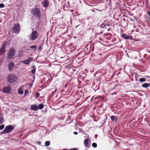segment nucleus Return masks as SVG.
I'll use <instances>...</instances> for the list:
<instances>
[{
  "instance_id": "obj_1",
  "label": "nucleus",
  "mask_w": 150,
  "mask_h": 150,
  "mask_svg": "<svg viewBox=\"0 0 150 150\" xmlns=\"http://www.w3.org/2000/svg\"><path fill=\"white\" fill-rule=\"evenodd\" d=\"M17 80L18 77L14 75H10L8 77V81L10 83H14Z\"/></svg>"
},
{
  "instance_id": "obj_2",
  "label": "nucleus",
  "mask_w": 150,
  "mask_h": 150,
  "mask_svg": "<svg viewBox=\"0 0 150 150\" xmlns=\"http://www.w3.org/2000/svg\"><path fill=\"white\" fill-rule=\"evenodd\" d=\"M31 13L33 15L38 18H39L40 16V9L37 8H35L33 9L31 11Z\"/></svg>"
},
{
  "instance_id": "obj_3",
  "label": "nucleus",
  "mask_w": 150,
  "mask_h": 150,
  "mask_svg": "<svg viewBox=\"0 0 150 150\" xmlns=\"http://www.w3.org/2000/svg\"><path fill=\"white\" fill-rule=\"evenodd\" d=\"M13 129L14 127L11 125H9L7 126L6 127L3 132H2V134H5L6 133H8Z\"/></svg>"
},
{
  "instance_id": "obj_4",
  "label": "nucleus",
  "mask_w": 150,
  "mask_h": 150,
  "mask_svg": "<svg viewBox=\"0 0 150 150\" xmlns=\"http://www.w3.org/2000/svg\"><path fill=\"white\" fill-rule=\"evenodd\" d=\"M15 53V50L14 49L11 48L9 50V52L8 54L7 57L8 59H11L14 55Z\"/></svg>"
},
{
  "instance_id": "obj_5",
  "label": "nucleus",
  "mask_w": 150,
  "mask_h": 150,
  "mask_svg": "<svg viewBox=\"0 0 150 150\" xmlns=\"http://www.w3.org/2000/svg\"><path fill=\"white\" fill-rule=\"evenodd\" d=\"M20 31L19 25L18 23L15 24L14 26L13 31L14 33H18Z\"/></svg>"
},
{
  "instance_id": "obj_6",
  "label": "nucleus",
  "mask_w": 150,
  "mask_h": 150,
  "mask_svg": "<svg viewBox=\"0 0 150 150\" xmlns=\"http://www.w3.org/2000/svg\"><path fill=\"white\" fill-rule=\"evenodd\" d=\"M6 42H4L1 47L0 50V55H2L4 54L5 52V47L7 45Z\"/></svg>"
},
{
  "instance_id": "obj_7",
  "label": "nucleus",
  "mask_w": 150,
  "mask_h": 150,
  "mask_svg": "<svg viewBox=\"0 0 150 150\" xmlns=\"http://www.w3.org/2000/svg\"><path fill=\"white\" fill-rule=\"evenodd\" d=\"M31 39L32 40H34L38 37L37 32L36 31H34L32 32L30 36Z\"/></svg>"
},
{
  "instance_id": "obj_8",
  "label": "nucleus",
  "mask_w": 150,
  "mask_h": 150,
  "mask_svg": "<svg viewBox=\"0 0 150 150\" xmlns=\"http://www.w3.org/2000/svg\"><path fill=\"white\" fill-rule=\"evenodd\" d=\"M33 59L32 57H30L28 59L26 60L22 61L20 62V64H21L23 63L25 64H28L30 62H31Z\"/></svg>"
},
{
  "instance_id": "obj_9",
  "label": "nucleus",
  "mask_w": 150,
  "mask_h": 150,
  "mask_svg": "<svg viewBox=\"0 0 150 150\" xmlns=\"http://www.w3.org/2000/svg\"><path fill=\"white\" fill-rule=\"evenodd\" d=\"M11 87L10 86L6 87L2 89V91L4 93H11Z\"/></svg>"
},
{
  "instance_id": "obj_10",
  "label": "nucleus",
  "mask_w": 150,
  "mask_h": 150,
  "mask_svg": "<svg viewBox=\"0 0 150 150\" xmlns=\"http://www.w3.org/2000/svg\"><path fill=\"white\" fill-rule=\"evenodd\" d=\"M49 5V3L48 0H44L43 2V6L44 7H46Z\"/></svg>"
},
{
  "instance_id": "obj_11",
  "label": "nucleus",
  "mask_w": 150,
  "mask_h": 150,
  "mask_svg": "<svg viewBox=\"0 0 150 150\" xmlns=\"http://www.w3.org/2000/svg\"><path fill=\"white\" fill-rule=\"evenodd\" d=\"M88 140L87 139H86L84 141V144L86 147H88Z\"/></svg>"
},
{
  "instance_id": "obj_12",
  "label": "nucleus",
  "mask_w": 150,
  "mask_h": 150,
  "mask_svg": "<svg viewBox=\"0 0 150 150\" xmlns=\"http://www.w3.org/2000/svg\"><path fill=\"white\" fill-rule=\"evenodd\" d=\"M31 108L34 110H36L38 109V107L35 105H32L31 107Z\"/></svg>"
},
{
  "instance_id": "obj_13",
  "label": "nucleus",
  "mask_w": 150,
  "mask_h": 150,
  "mask_svg": "<svg viewBox=\"0 0 150 150\" xmlns=\"http://www.w3.org/2000/svg\"><path fill=\"white\" fill-rule=\"evenodd\" d=\"M122 36L125 39H128L129 38V37L125 34H122Z\"/></svg>"
},
{
  "instance_id": "obj_14",
  "label": "nucleus",
  "mask_w": 150,
  "mask_h": 150,
  "mask_svg": "<svg viewBox=\"0 0 150 150\" xmlns=\"http://www.w3.org/2000/svg\"><path fill=\"white\" fill-rule=\"evenodd\" d=\"M149 86V84L147 83H145L142 85V86L143 87L146 88L148 87Z\"/></svg>"
},
{
  "instance_id": "obj_15",
  "label": "nucleus",
  "mask_w": 150,
  "mask_h": 150,
  "mask_svg": "<svg viewBox=\"0 0 150 150\" xmlns=\"http://www.w3.org/2000/svg\"><path fill=\"white\" fill-rule=\"evenodd\" d=\"M18 93L20 94H23V92L22 89L19 88L18 90Z\"/></svg>"
},
{
  "instance_id": "obj_16",
  "label": "nucleus",
  "mask_w": 150,
  "mask_h": 150,
  "mask_svg": "<svg viewBox=\"0 0 150 150\" xmlns=\"http://www.w3.org/2000/svg\"><path fill=\"white\" fill-rule=\"evenodd\" d=\"M111 118L112 121L115 120H117V118L115 116H112L111 117Z\"/></svg>"
},
{
  "instance_id": "obj_17",
  "label": "nucleus",
  "mask_w": 150,
  "mask_h": 150,
  "mask_svg": "<svg viewBox=\"0 0 150 150\" xmlns=\"http://www.w3.org/2000/svg\"><path fill=\"white\" fill-rule=\"evenodd\" d=\"M145 79L144 78H142L139 79V81L140 82H143L145 81Z\"/></svg>"
},
{
  "instance_id": "obj_18",
  "label": "nucleus",
  "mask_w": 150,
  "mask_h": 150,
  "mask_svg": "<svg viewBox=\"0 0 150 150\" xmlns=\"http://www.w3.org/2000/svg\"><path fill=\"white\" fill-rule=\"evenodd\" d=\"M39 108L40 109H42L44 107V105L43 104H40L38 106Z\"/></svg>"
},
{
  "instance_id": "obj_19",
  "label": "nucleus",
  "mask_w": 150,
  "mask_h": 150,
  "mask_svg": "<svg viewBox=\"0 0 150 150\" xmlns=\"http://www.w3.org/2000/svg\"><path fill=\"white\" fill-rule=\"evenodd\" d=\"M50 144V142L49 141H47L45 142V145L46 146H48Z\"/></svg>"
},
{
  "instance_id": "obj_20",
  "label": "nucleus",
  "mask_w": 150,
  "mask_h": 150,
  "mask_svg": "<svg viewBox=\"0 0 150 150\" xmlns=\"http://www.w3.org/2000/svg\"><path fill=\"white\" fill-rule=\"evenodd\" d=\"M100 27L102 28H103L105 27H106V25L104 23H102L100 25Z\"/></svg>"
},
{
  "instance_id": "obj_21",
  "label": "nucleus",
  "mask_w": 150,
  "mask_h": 150,
  "mask_svg": "<svg viewBox=\"0 0 150 150\" xmlns=\"http://www.w3.org/2000/svg\"><path fill=\"white\" fill-rule=\"evenodd\" d=\"M30 48L35 50L36 48V46L35 45H32L30 46Z\"/></svg>"
},
{
  "instance_id": "obj_22",
  "label": "nucleus",
  "mask_w": 150,
  "mask_h": 150,
  "mask_svg": "<svg viewBox=\"0 0 150 150\" xmlns=\"http://www.w3.org/2000/svg\"><path fill=\"white\" fill-rule=\"evenodd\" d=\"M5 6L3 4H0V8H3Z\"/></svg>"
},
{
  "instance_id": "obj_23",
  "label": "nucleus",
  "mask_w": 150,
  "mask_h": 150,
  "mask_svg": "<svg viewBox=\"0 0 150 150\" xmlns=\"http://www.w3.org/2000/svg\"><path fill=\"white\" fill-rule=\"evenodd\" d=\"M13 66H9L8 69L10 71H11L13 69Z\"/></svg>"
},
{
  "instance_id": "obj_24",
  "label": "nucleus",
  "mask_w": 150,
  "mask_h": 150,
  "mask_svg": "<svg viewBox=\"0 0 150 150\" xmlns=\"http://www.w3.org/2000/svg\"><path fill=\"white\" fill-rule=\"evenodd\" d=\"M92 145L94 147H96L97 146V144L96 143H93Z\"/></svg>"
},
{
  "instance_id": "obj_25",
  "label": "nucleus",
  "mask_w": 150,
  "mask_h": 150,
  "mask_svg": "<svg viewBox=\"0 0 150 150\" xmlns=\"http://www.w3.org/2000/svg\"><path fill=\"white\" fill-rule=\"evenodd\" d=\"M35 72V69L34 68L31 71L32 73L34 74Z\"/></svg>"
},
{
  "instance_id": "obj_26",
  "label": "nucleus",
  "mask_w": 150,
  "mask_h": 150,
  "mask_svg": "<svg viewBox=\"0 0 150 150\" xmlns=\"http://www.w3.org/2000/svg\"><path fill=\"white\" fill-rule=\"evenodd\" d=\"M4 125H1L0 126V130H1L2 129H4Z\"/></svg>"
},
{
  "instance_id": "obj_27",
  "label": "nucleus",
  "mask_w": 150,
  "mask_h": 150,
  "mask_svg": "<svg viewBox=\"0 0 150 150\" xmlns=\"http://www.w3.org/2000/svg\"><path fill=\"white\" fill-rule=\"evenodd\" d=\"M42 49V46L41 45H40L38 47V50H41V49Z\"/></svg>"
},
{
  "instance_id": "obj_28",
  "label": "nucleus",
  "mask_w": 150,
  "mask_h": 150,
  "mask_svg": "<svg viewBox=\"0 0 150 150\" xmlns=\"http://www.w3.org/2000/svg\"><path fill=\"white\" fill-rule=\"evenodd\" d=\"M14 64L12 62H11L9 64L8 66H14Z\"/></svg>"
},
{
  "instance_id": "obj_29",
  "label": "nucleus",
  "mask_w": 150,
  "mask_h": 150,
  "mask_svg": "<svg viewBox=\"0 0 150 150\" xmlns=\"http://www.w3.org/2000/svg\"><path fill=\"white\" fill-rule=\"evenodd\" d=\"M39 93L38 92H37L36 93V96L37 97H38L39 96Z\"/></svg>"
},
{
  "instance_id": "obj_30",
  "label": "nucleus",
  "mask_w": 150,
  "mask_h": 150,
  "mask_svg": "<svg viewBox=\"0 0 150 150\" xmlns=\"http://www.w3.org/2000/svg\"><path fill=\"white\" fill-rule=\"evenodd\" d=\"M28 93V91L27 90H26L25 91V94H26Z\"/></svg>"
},
{
  "instance_id": "obj_31",
  "label": "nucleus",
  "mask_w": 150,
  "mask_h": 150,
  "mask_svg": "<svg viewBox=\"0 0 150 150\" xmlns=\"http://www.w3.org/2000/svg\"><path fill=\"white\" fill-rule=\"evenodd\" d=\"M78 132H74V134L76 135H77L78 134Z\"/></svg>"
},
{
  "instance_id": "obj_32",
  "label": "nucleus",
  "mask_w": 150,
  "mask_h": 150,
  "mask_svg": "<svg viewBox=\"0 0 150 150\" xmlns=\"http://www.w3.org/2000/svg\"><path fill=\"white\" fill-rule=\"evenodd\" d=\"M147 13L150 16V12L149 11H148Z\"/></svg>"
},
{
  "instance_id": "obj_33",
  "label": "nucleus",
  "mask_w": 150,
  "mask_h": 150,
  "mask_svg": "<svg viewBox=\"0 0 150 150\" xmlns=\"http://www.w3.org/2000/svg\"><path fill=\"white\" fill-rule=\"evenodd\" d=\"M105 25H106V26H107V25L108 26H110L109 24H105Z\"/></svg>"
},
{
  "instance_id": "obj_34",
  "label": "nucleus",
  "mask_w": 150,
  "mask_h": 150,
  "mask_svg": "<svg viewBox=\"0 0 150 150\" xmlns=\"http://www.w3.org/2000/svg\"><path fill=\"white\" fill-rule=\"evenodd\" d=\"M38 144H40V142H38Z\"/></svg>"
},
{
  "instance_id": "obj_35",
  "label": "nucleus",
  "mask_w": 150,
  "mask_h": 150,
  "mask_svg": "<svg viewBox=\"0 0 150 150\" xmlns=\"http://www.w3.org/2000/svg\"><path fill=\"white\" fill-rule=\"evenodd\" d=\"M78 26V25H77L76 26V28H77Z\"/></svg>"
},
{
  "instance_id": "obj_36",
  "label": "nucleus",
  "mask_w": 150,
  "mask_h": 150,
  "mask_svg": "<svg viewBox=\"0 0 150 150\" xmlns=\"http://www.w3.org/2000/svg\"><path fill=\"white\" fill-rule=\"evenodd\" d=\"M109 30H110V29H109V28L108 29V31H109Z\"/></svg>"
}]
</instances>
